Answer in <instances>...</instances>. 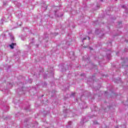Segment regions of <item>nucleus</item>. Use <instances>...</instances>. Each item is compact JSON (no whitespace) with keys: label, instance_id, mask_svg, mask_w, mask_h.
I'll return each mask as SVG.
<instances>
[{"label":"nucleus","instance_id":"obj_1","mask_svg":"<svg viewBox=\"0 0 128 128\" xmlns=\"http://www.w3.org/2000/svg\"><path fill=\"white\" fill-rule=\"evenodd\" d=\"M14 46H16V44L12 43V44L10 46V48L12 50H13V48H14Z\"/></svg>","mask_w":128,"mask_h":128},{"label":"nucleus","instance_id":"obj_2","mask_svg":"<svg viewBox=\"0 0 128 128\" xmlns=\"http://www.w3.org/2000/svg\"><path fill=\"white\" fill-rule=\"evenodd\" d=\"M86 40V38H83V40Z\"/></svg>","mask_w":128,"mask_h":128}]
</instances>
